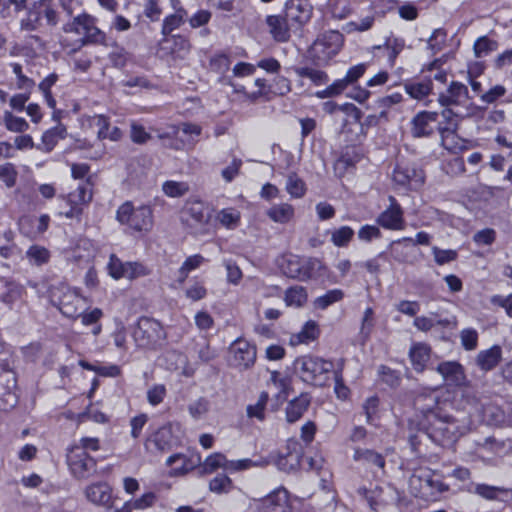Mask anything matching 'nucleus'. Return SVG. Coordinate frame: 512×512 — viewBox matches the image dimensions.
<instances>
[{
  "instance_id": "nucleus-2",
  "label": "nucleus",
  "mask_w": 512,
  "mask_h": 512,
  "mask_svg": "<svg viewBox=\"0 0 512 512\" xmlns=\"http://www.w3.org/2000/svg\"><path fill=\"white\" fill-rule=\"evenodd\" d=\"M116 221L135 236H144L152 231L154 213L149 204L135 206L131 200L123 202L116 210Z\"/></svg>"
},
{
  "instance_id": "nucleus-25",
  "label": "nucleus",
  "mask_w": 512,
  "mask_h": 512,
  "mask_svg": "<svg viewBox=\"0 0 512 512\" xmlns=\"http://www.w3.org/2000/svg\"><path fill=\"white\" fill-rule=\"evenodd\" d=\"M173 447V435L169 428L160 427L150 433L145 441L144 448L147 453L159 454L171 450Z\"/></svg>"
},
{
  "instance_id": "nucleus-5",
  "label": "nucleus",
  "mask_w": 512,
  "mask_h": 512,
  "mask_svg": "<svg viewBox=\"0 0 512 512\" xmlns=\"http://www.w3.org/2000/svg\"><path fill=\"white\" fill-rule=\"evenodd\" d=\"M50 303L56 307L66 318L76 320L80 316L86 303V298L82 296L79 288L71 287L66 283L52 285L48 290Z\"/></svg>"
},
{
  "instance_id": "nucleus-46",
  "label": "nucleus",
  "mask_w": 512,
  "mask_h": 512,
  "mask_svg": "<svg viewBox=\"0 0 512 512\" xmlns=\"http://www.w3.org/2000/svg\"><path fill=\"white\" fill-rule=\"evenodd\" d=\"M26 258L33 266H43L51 259V252L44 246L33 244L26 251Z\"/></svg>"
},
{
  "instance_id": "nucleus-54",
  "label": "nucleus",
  "mask_w": 512,
  "mask_h": 512,
  "mask_svg": "<svg viewBox=\"0 0 512 512\" xmlns=\"http://www.w3.org/2000/svg\"><path fill=\"white\" fill-rule=\"evenodd\" d=\"M378 376L380 381L389 386L390 388H397L402 381L400 371L392 369L387 365L379 366Z\"/></svg>"
},
{
  "instance_id": "nucleus-56",
  "label": "nucleus",
  "mask_w": 512,
  "mask_h": 512,
  "mask_svg": "<svg viewBox=\"0 0 512 512\" xmlns=\"http://www.w3.org/2000/svg\"><path fill=\"white\" fill-rule=\"evenodd\" d=\"M344 296L345 294L341 289H331L328 290L325 294L317 297L314 301V306L317 309L325 310L334 303L341 301Z\"/></svg>"
},
{
  "instance_id": "nucleus-14",
  "label": "nucleus",
  "mask_w": 512,
  "mask_h": 512,
  "mask_svg": "<svg viewBox=\"0 0 512 512\" xmlns=\"http://www.w3.org/2000/svg\"><path fill=\"white\" fill-rule=\"evenodd\" d=\"M392 180L395 185L405 190H418L425 182V174L414 165L397 163L393 169Z\"/></svg>"
},
{
  "instance_id": "nucleus-57",
  "label": "nucleus",
  "mask_w": 512,
  "mask_h": 512,
  "mask_svg": "<svg viewBox=\"0 0 512 512\" xmlns=\"http://www.w3.org/2000/svg\"><path fill=\"white\" fill-rule=\"evenodd\" d=\"M230 66V55L222 51L215 53L209 60L210 70L221 75L227 73Z\"/></svg>"
},
{
  "instance_id": "nucleus-3",
  "label": "nucleus",
  "mask_w": 512,
  "mask_h": 512,
  "mask_svg": "<svg viewBox=\"0 0 512 512\" xmlns=\"http://www.w3.org/2000/svg\"><path fill=\"white\" fill-rule=\"evenodd\" d=\"M411 493L418 499L426 502L440 500L443 493L450 489L445 483L444 475L430 468L419 469L409 481Z\"/></svg>"
},
{
  "instance_id": "nucleus-49",
  "label": "nucleus",
  "mask_w": 512,
  "mask_h": 512,
  "mask_svg": "<svg viewBox=\"0 0 512 512\" xmlns=\"http://www.w3.org/2000/svg\"><path fill=\"white\" fill-rule=\"evenodd\" d=\"M379 406H380V399L377 395L370 396L364 401V403L362 405V409H363V413L366 416L367 424L372 425V426L378 425L377 422L380 419Z\"/></svg>"
},
{
  "instance_id": "nucleus-42",
  "label": "nucleus",
  "mask_w": 512,
  "mask_h": 512,
  "mask_svg": "<svg viewBox=\"0 0 512 512\" xmlns=\"http://www.w3.org/2000/svg\"><path fill=\"white\" fill-rule=\"evenodd\" d=\"M270 381L278 389L277 397L282 400H287L289 395L293 392V381L291 376L282 374L275 370L270 374Z\"/></svg>"
},
{
  "instance_id": "nucleus-31",
  "label": "nucleus",
  "mask_w": 512,
  "mask_h": 512,
  "mask_svg": "<svg viewBox=\"0 0 512 512\" xmlns=\"http://www.w3.org/2000/svg\"><path fill=\"white\" fill-rule=\"evenodd\" d=\"M502 358V347L498 344H494L490 348L478 352L475 358V364L482 372H489L500 364Z\"/></svg>"
},
{
  "instance_id": "nucleus-27",
  "label": "nucleus",
  "mask_w": 512,
  "mask_h": 512,
  "mask_svg": "<svg viewBox=\"0 0 512 512\" xmlns=\"http://www.w3.org/2000/svg\"><path fill=\"white\" fill-rule=\"evenodd\" d=\"M84 494L86 499L95 505L112 506V488L107 482L99 481L89 484Z\"/></svg>"
},
{
  "instance_id": "nucleus-4",
  "label": "nucleus",
  "mask_w": 512,
  "mask_h": 512,
  "mask_svg": "<svg viewBox=\"0 0 512 512\" xmlns=\"http://www.w3.org/2000/svg\"><path fill=\"white\" fill-rule=\"evenodd\" d=\"M295 369L300 379L311 386H328L334 373V363L318 356L304 355L296 358Z\"/></svg>"
},
{
  "instance_id": "nucleus-60",
  "label": "nucleus",
  "mask_w": 512,
  "mask_h": 512,
  "mask_svg": "<svg viewBox=\"0 0 512 512\" xmlns=\"http://www.w3.org/2000/svg\"><path fill=\"white\" fill-rule=\"evenodd\" d=\"M398 6V0H372L369 10L374 17L384 18L388 13L393 12Z\"/></svg>"
},
{
  "instance_id": "nucleus-63",
  "label": "nucleus",
  "mask_w": 512,
  "mask_h": 512,
  "mask_svg": "<svg viewBox=\"0 0 512 512\" xmlns=\"http://www.w3.org/2000/svg\"><path fill=\"white\" fill-rule=\"evenodd\" d=\"M218 219L220 223L226 228H235L240 224V212L234 208H224L219 211Z\"/></svg>"
},
{
  "instance_id": "nucleus-43",
  "label": "nucleus",
  "mask_w": 512,
  "mask_h": 512,
  "mask_svg": "<svg viewBox=\"0 0 512 512\" xmlns=\"http://www.w3.org/2000/svg\"><path fill=\"white\" fill-rule=\"evenodd\" d=\"M230 460L221 452H214L208 455L201 464L202 472L205 474H212L218 469L222 468L227 472Z\"/></svg>"
},
{
  "instance_id": "nucleus-21",
  "label": "nucleus",
  "mask_w": 512,
  "mask_h": 512,
  "mask_svg": "<svg viewBox=\"0 0 512 512\" xmlns=\"http://www.w3.org/2000/svg\"><path fill=\"white\" fill-rule=\"evenodd\" d=\"M326 272L327 267L322 260L316 257L300 256L294 279L307 282L323 277Z\"/></svg>"
},
{
  "instance_id": "nucleus-10",
  "label": "nucleus",
  "mask_w": 512,
  "mask_h": 512,
  "mask_svg": "<svg viewBox=\"0 0 512 512\" xmlns=\"http://www.w3.org/2000/svg\"><path fill=\"white\" fill-rule=\"evenodd\" d=\"M414 406L420 413L419 421H427L431 415L436 416L438 412L447 409L449 404L441 395L439 388L423 387L415 395Z\"/></svg>"
},
{
  "instance_id": "nucleus-26",
  "label": "nucleus",
  "mask_w": 512,
  "mask_h": 512,
  "mask_svg": "<svg viewBox=\"0 0 512 512\" xmlns=\"http://www.w3.org/2000/svg\"><path fill=\"white\" fill-rule=\"evenodd\" d=\"M353 460L360 462L371 472H384L386 466L385 456L374 449L357 447L354 449Z\"/></svg>"
},
{
  "instance_id": "nucleus-34",
  "label": "nucleus",
  "mask_w": 512,
  "mask_h": 512,
  "mask_svg": "<svg viewBox=\"0 0 512 512\" xmlns=\"http://www.w3.org/2000/svg\"><path fill=\"white\" fill-rule=\"evenodd\" d=\"M357 494L367 502L370 510L374 512H379L388 504L384 496V488L380 485H374L370 488L360 486L357 489Z\"/></svg>"
},
{
  "instance_id": "nucleus-51",
  "label": "nucleus",
  "mask_w": 512,
  "mask_h": 512,
  "mask_svg": "<svg viewBox=\"0 0 512 512\" xmlns=\"http://www.w3.org/2000/svg\"><path fill=\"white\" fill-rule=\"evenodd\" d=\"M270 463V461L266 458H260L259 460H252L249 458L239 459V460H230L229 466L227 467L228 473H234L238 471H243L250 469L252 467H265Z\"/></svg>"
},
{
  "instance_id": "nucleus-45",
  "label": "nucleus",
  "mask_w": 512,
  "mask_h": 512,
  "mask_svg": "<svg viewBox=\"0 0 512 512\" xmlns=\"http://www.w3.org/2000/svg\"><path fill=\"white\" fill-rule=\"evenodd\" d=\"M267 216L276 223H288L294 216V208L289 203L273 205L267 210Z\"/></svg>"
},
{
  "instance_id": "nucleus-9",
  "label": "nucleus",
  "mask_w": 512,
  "mask_h": 512,
  "mask_svg": "<svg viewBox=\"0 0 512 512\" xmlns=\"http://www.w3.org/2000/svg\"><path fill=\"white\" fill-rule=\"evenodd\" d=\"M343 43L344 37L339 31H325L316 38L309 52L315 61L328 63L340 52Z\"/></svg>"
},
{
  "instance_id": "nucleus-28",
  "label": "nucleus",
  "mask_w": 512,
  "mask_h": 512,
  "mask_svg": "<svg viewBox=\"0 0 512 512\" xmlns=\"http://www.w3.org/2000/svg\"><path fill=\"white\" fill-rule=\"evenodd\" d=\"M468 88L465 84L452 81L446 91L440 92L438 102L443 107L459 106L468 98Z\"/></svg>"
},
{
  "instance_id": "nucleus-13",
  "label": "nucleus",
  "mask_w": 512,
  "mask_h": 512,
  "mask_svg": "<svg viewBox=\"0 0 512 512\" xmlns=\"http://www.w3.org/2000/svg\"><path fill=\"white\" fill-rule=\"evenodd\" d=\"M388 201L389 205L376 217V224L385 230H404L406 227V220L402 205L392 195L388 197Z\"/></svg>"
},
{
  "instance_id": "nucleus-20",
  "label": "nucleus",
  "mask_w": 512,
  "mask_h": 512,
  "mask_svg": "<svg viewBox=\"0 0 512 512\" xmlns=\"http://www.w3.org/2000/svg\"><path fill=\"white\" fill-rule=\"evenodd\" d=\"M283 12L291 26L302 27L311 19L313 8L308 0H287Z\"/></svg>"
},
{
  "instance_id": "nucleus-11",
  "label": "nucleus",
  "mask_w": 512,
  "mask_h": 512,
  "mask_svg": "<svg viewBox=\"0 0 512 512\" xmlns=\"http://www.w3.org/2000/svg\"><path fill=\"white\" fill-rule=\"evenodd\" d=\"M363 146L359 143H352L343 146L338 157L333 163L335 176L343 178L347 173L356 170L357 164L364 158Z\"/></svg>"
},
{
  "instance_id": "nucleus-19",
  "label": "nucleus",
  "mask_w": 512,
  "mask_h": 512,
  "mask_svg": "<svg viewBox=\"0 0 512 512\" xmlns=\"http://www.w3.org/2000/svg\"><path fill=\"white\" fill-rule=\"evenodd\" d=\"M256 512H290L289 493L278 487L255 503Z\"/></svg>"
},
{
  "instance_id": "nucleus-59",
  "label": "nucleus",
  "mask_w": 512,
  "mask_h": 512,
  "mask_svg": "<svg viewBox=\"0 0 512 512\" xmlns=\"http://www.w3.org/2000/svg\"><path fill=\"white\" fill-rule=\"evenodd\" d=\"M354 230L350 226H341L331 233V242L336 247H347L354 237Z\"/></svg>"
},
{
  "instance_id": "nucleus-23",
  "label": "nucleus",
  "mask_w": 512,
  "mask_h": 512,
  "mask_svg": "<svg viewBox=\"0 0 512 512\" xmlns=\"http://www.w3.org/2000/svg\"><path fill=\"white\" fill-rule=\"evenodd\" d=\"M162 50L173 60L185 59L191 51L192 44L187 35L172 34L161 39Z\"/></svg>"
},
{
  "instance_id": "nucleus-12",
  "label": "nucleus",
  "mask_w": 512,
  "mask_h": 512,
  "mask_svg": "<svg viewBox=\"0 0 512 512\" xmlns=\"http://www.w3.org/2000/svg\"><path fill=\"white\" fill-rule=\"evenodd\" d=\"M231 365L239 370H247L254 366L257 358V349L255 344L238 337L230 347Z\"/></svg>"
},
{
  "instance_id": "nucleus-16",
  "label": "nucleus",
  "mask_w": 512,
  "mask_h": 512,
  "mask_svg": "<svg viewBox=\"0 0 512 512\" xmlns=\"http://www.w3.org/2000/svg\"><path fill=\"white\" fill-rule=\"evenodd\" d=\"M67 464L75 478L85 479L95 472L97 461L89 453L70 447L67 453Z\"/></svg>"
},
{
  "instance_id": "nucleus-52",
  "label": "nucleus",
  "mask_w": 512,
  "mask_h": 512,
  "mask_svg": "<svg viewBox=\"0 0 512 512\" xmlns=\"http://www.w3.org/2000/svg\"><path fill=\"white\" fill-rule=\"evenodd\" d=\"M233 488V481L224 473H218L209 481V490L215 494H227Z\"/></svg>"
},
{
  "instance_id": "nucleus-18",
  "label": "nucleus",
  "mask_w": 512,
  "mask_h": 512,
  "mask_svg": "<svg viewBox=\"0 0 512 512\" xmlns=\"http://www.w3.org/2000/svg\"><path fill=\"white\" fill-rule=\"evenodd\" d=\"M19 401L17 376L12 370L0 373V410L9 411Z\"/></svg>"
},
{
  "instance_id": "nucleus-48",
  "label": "nucleus",
  "mask_w": 512,
  "mask_h": 512,
  "mask_svg": "<svg viewBox=\"0 0 512 512\" xmlns=\"http://www.w3.org/2000/svg\"><path fill=\"white\" fill-rule=\"evenodd\" d=\"M93 25H95L94 18L89 14L82 13L74 17L71 22L66 23L63 27V30L67 33L76 34H80L82 30L85 34L89 29H91Z\"/></svg>"
},
{
  "instance_id": "nucleus-1",
  "label": "nucleus",
  "mask_w": 512,
  "mask_h": 512,
  "mask_svg": "<svg viewBox=\"0 0 512 512\" xmlns=\"http://www.w3.org/2000/svg\"><path fill=\"white\" fill-rule=\"evenodd\" d=\"M471 421L459 419L447 411L431 415L427 421H419L421 430L438 446L452 448L457 441L470 431Z\"/></svg>"
},
{
  "instance_id": "nucleus-33",
  "label": "nucleus",
  "mask_w": 512,
  "mask_h": 512,
  "mask_svg": "<svg viewBox=\"0 0 512 512\" xmlns=\"http://www.w3.org/2000/svg\"><path fill=\"white\" fill-rule=\"evenodd\" d=\"M198 462H195L191 457L183 453L172 454L166 460V465L170 467L169 476L179 477L187 475L197 467Z\"/></svg>"
},
{
  "instance_id": "nucleus-24",
  "label": "nucleus",
  "mask_w": 512,
  "mask_h": 512,
  "mask_svg": "<svg viewBox=\"0 0 512 512\" xmlns=\"http://www.w3.org/2000/svg\"><path fill=\"white\" fill-rule=\"evenodd\" d=\"M50 222L51 218L48 214H42L38 218L22 216L18 221L19 232L30 240H35L48 230Z\"/></svg>"
},
{
  "instance_id": "nucleus-55",
  "label": "nucleus",
  "mask_w": 512,
  "mask_h": 512,
  "mask_svg": "<svg viewBox=\"0 0 512 512\" xmlns=\"http://www.w3.org/2000/svg\"><path fill=\"white\" fill-rule=\"evenodd\" d=\"M269 401V394L262 391L259 395L257 402L253 405H248L246 412L249 418H256L259 421L265 420V410Z\"/></svg>"
},
{
  "instance_id": "nucleus-47",
  "label": "nucleus",
  "mask_w": 512,
  "mask_h": 512,
  "mask_svg": "<svg viewBox=\"0 0 512 512\" xmlns=\"http://www.w3.org/2000/svg\"><path fill=\"white\" fill-rule=\"evenodd\" d=\"M300 255L291 252L283 253L276 259L280 271L288 278L294 279Z\"/></svg>"
},
{
  "instance_id": "nucleus-8",
  "label": "nucleus",
  "mask_w": 512,
  "mask_h": 512,
  "mask_svg": "<svg viewBox=\"0 0 512 512\" xmlns=\"http://www.w3.org/2000/svg\"><path fill=\"white\" fill-rule=\"evenodd\" d=\"M442 116L445 119V123H441L440 128L442 147L453 154H459L470 149L471 141L460 137L457 133L458 123L454 111L445 107Z\"/></svg>"
},
{
  "instance_id": "nucleus-7",
  "label": "nucleus",
  "mask_w": 512,
  "mask_h": 512,
  "mask_svg": "<svg viewBox=\"0 0 512 512\" xmlns=\"http://www.w3.org/2000/svg\"><path fill=\"white\" fill-rule=\"evenodd\" d=\"M132 336L138 347L156 350L166 339V332L160 321L141 316L133 328Z\"/></svg>"
},
{
  "instance_id": "nucleus-39",
  "label": "nucleus",
  "mask_w": 512,
  "mask_h": 512,
  "mask_svg": "<svg viewBox=\"0 0 512 512\" xmlns=\"http://www.w3.org/2000/svg\"><path fill=\"white\" fill-rule=\"evenodd\" d=\"M67 136V129L63 124H58L46 130L41 137L42 150L50 153L54 150L60 140L65 139Z\"/></svg>"
},
{
  "instance_id": "nucleus-32",
  "label": "nucleus",
  "mask_w": 512,
  "mask_h": 512,
  "mask_svg": "<svg viewBox=\"0 0 512 512\" xmlns=\"http://www.w3.org/2000/svg\"><path fill=\"white\" fill-rule=\"evenodd\" d=\"M471 492L488 501L507 502L512 499L511 488L493 486L486 483L475 484Z\"/></svg>"
},
{
  "instance_id": "nucleus-15",
  "label": "nucleus",
  "mask_w": 512,
  "mask_h": 512,
  "mask_svg": "<svg viewBox=\"0 0 512 512\" xmlns=\"http://www.w3.org/2000/svg\"><path fill=\"white\" fill-rule=\"evenodd\" d=\"M441 122L435 111H419L410 122L411 134L415 138L431 137L436 131L440 134Z\"/></svg>"
},
{
  "instance_id": "nucleus-22",
  "label": "nucleus",
  "mask_w": 512,
  "mask_h": 512,
  "mask_svg": "<svg viewBox=\"0 0 512 512\" xmlns=\"http://www.w3.org/2000/svg\"><path fill=\"white\" fill-rule=\"evenodd\" d=\"M436 371L442 376L444 383L449 387L460 388L467 384L465 369L457 361L440 362Z\"/></svg>"
},
{
  "instance_id": "nucleus-61",
  "label": "nucleus",
  "mask_w": 512,
  "mask_h": 512,
  "mask_svg": "<svg viewBox=\"0 0 512 512\" xmlns=\"http://www.w3.org/2000/svg\"><path fill=\"white\" fill-rule=\"evenodd\" d=\"M320 336V329L318 324L313 321H307L300 332L297 334L298 342L308 344L317 340Z\"/></svg>"
},
{
  "instance_id": "nucleus-38",
  "label": "nucleus",
  "mask_w": 512,
  "mask_h": 512,
  "mask_svg": "<svg viewBox=\"0 0 512 512\" xmlns=\"http://www.w3.org/2000/svg\"><path fill=\"white\" fill-rule=\"evenodd\" d=\"M283 301L287 307L303 308L308 302V291L301 285L289 286L284 292Z\"/></svg>"
},
{
  "instance_id": "nucleus-58",
  "label": "nucleus",
  "mask_w": 512,
  "mask_h": 512,
  "mask_svg": "<svg viewBox=\"0 0 512 512\" xmlns=\"http://www.w3.org/2000/svg\"><path fill=\"white\" fill-rule=\"evenodd\" d=\"M156 493L149 491L143 493L140 497L125 501L128 504L131 511L133 510H145L151 508L157 502Z\"/></svg>"
},
{
  "instance_id": "nucleus-50",
  "label": "nucleus",
  "mask_w": 512,
  "mask_h": 512,
  "mask_svg": "<svg viewBox=\"0 0 512 512\" xmlns=\"http://www.w3.org/2000/svg\"><path fill=\"white\" fill-rule=\"evenodd\" d=\"M349 83L346 78L334 80L331 84L327 85L325 89L317 91L315 96L319 99L333 98L341 95L348 87Z\"/></svg>"
},
{
  "instance_id": "nucleus-41",
  "label": "nucleus",
  "mask_w": 512,
  "mask_h": 512,
  "mask_svg": "<svg viewBox=\"0 0 512 512\" xmlns=\"http://www.w3.org/2000/svg\"><path fill=\"white\" fill-rule=\"evenodd\" d=\"M442 66L443 63L440 59H434L423 66L421 73L424 76H431L432 84L433 81H436L440 86H444L448 81V73Z\"/></svg>"
},
{
  "instance_id": "nucleus-35",
  "label": "nucleus",
  "mask_w": 512,
  "mask_h": 512,
  "mask_svg": "<svg viewBox=\"0 0 512 512\" xmlns=\"http://www.w3.org/2000/svg\"><path fill=\"white\" fill-rule=\"evenodd\" d=\"M403 87L411 99L422 101L433 93L434 84L431 83V76L423 75L421 81L406 80Z\"/></svg>"
},
{
  "instance_id": "nucleus-36",
  "label": "nucleus",
  "mask_w": 512,
  "mask_h": 512,
  "mask_svg": "<svg viewBox=\"0 0 512 512\" xmlns=\"http://www.w3.org/2000/svg\"><path fill=\"white\" fill-rule=\"evenodd\" d=\"M310 402L311 398L307 393H302L289 401L285 409L286 420L289 423H294L301 419L310 406Z\"/></svg>"
},
{
  "instance_id": "nucleus-6",
  "label": "nucleus",
  "mask_w": 512,
  "mask_h": 512,
  "mask_svg": "<svg viewBox=\"0 0 512 512\" xmlns=\"http://www.w3.org/2000/svg\"><path fill=\"white\" fill-rule=\"evenodd\" d=\"M92 186V180L87 178L74 191L59 195L58 199L63 201L68 209L60 211L58 216L81 222L85 208L93 199Z\"/></svg>"
},
{
  "instance_id": "nucleus-40",
  "label": "nucleus",
  "mask_w": 512,
  "mask_h": 512,
  "mask_svg": "<svg viewBox=\"0 0 512 512\" xmlns=\"http://www.w3.org/2000/svg\"><path fill=\"white\" fill-rule=\"evenodd\" d=\"M106 34L100 30L98 27L93 25L91 29H89L82 38L77 39L69 51V53H75L79 51L84 45L87 44H106Z\"/></svg>"
},
{
  "instance_id": "nucleus-64",
  "label": "nucleus",
  "mask_w": 512,
  "mask_h": 512,
  "mask_svg": "<svg viewBox=\"0 0 512 512\" xmlns=\"http://www.w3.org/2000/svg\"><path fill=\"white\" fill-rule=\"evenodd\" d=\"M287 192L294 198H301L306 193V184L295 173L288 176L286 183Z\"/></svg>"
},
{
  "instance_id": "nucleus-53",
  "label": "nucleus",
  "mask_w": 512,
  "mask_h": 512,
  "mask_svg": "<svg viewBox=\"0 0 512 512\" xmlns=\"http://www.w3.org/2000/svg\"><path fill=\"white\" fill-rule=\"evenodd\" d=\"M190 190L189 184L184 181L167 180L162 184L163 193L170 198H179Z\"/></svg>"
},
{
  "instance_id": "nucleus-29",
  "label": "nucleus",
  "mask_w": 512,
  "mask_h": 512,
  "mask_svg": "<svg viewBox=\"0 0 512 512\" xmlns=\"http://www.w3.org/2000/svg\"><path fill=\"white\" fill-rule=\"evenodd\" d=\"M432 355L431 346L425 342H415L409 349V360L416 373H423L430 362Z\"/></svg>"
},
{
  "instance_id": "nucleus-30",
  "label": "nucleus",
  "mask_w": 512,
  "mask_h": 512,
  "mask_svg": "<svg viewBox=\"0 0 512 512\" xmlns=\"http://www.w3.org/2000/svg\"><path fill=\"white\" fill-rule=\"evenodd\" d=\"M265 23L269 34L275 42L285 43L289 41L291 25L284 15H268L266 16Z\"/></svg>"
},
{
  "instance_id": "nucleus-17",
  "label": "nucleus",
  "mask_w": 512,
  "mask_h": 512,
  "mask_svg": "<svg viewBox=\"0 0 512 512\" xmlns=\"http://www.w3.org/2000/svg\"><path fill=\"white\" fill-rule=\"evenodd\" d=\"M405 47V39L391 33L389 36L385 37L383 44L372 46L371 53L374 59L386 57V65L388 68L392 69L395 67L397 58L403 52Z\"/></svg>"
},
{
  "instance_id": "nucleus-37",
  "label": "nucleus",
  "mask_w": 512,
  "mask_h": 512,
  "mask_svg": "<svg viewBox=\"0 0 512 512\" xmlns=\"http://www.w3.org/2000/svg\"><path fill=\"white\" fill-rule=\"evenodd\" d=\"M292 70L299 78L310 80L316 87L327 85L330 80L326 71L311 66H293Z\"/></svg>"
},
{
  "instance_id": "nucleus-44",
  "label": "nucleus",
  "mask_w": 512,
  "mask_h": 512,
  "mask_svg": "<svg viewBox=\"0 0 512 512\" xmlns=\"http://www.w3.org/2000/svg\"><path fill=\"white\" fill-rule=\"evenodd\" d=\"M254 84L258 88L257 91L248 92L243 85L239 88H235V91L243 94L250 102H256L261 97L267 98L271 94V85L265 78H256Z\"/></svg>"
},
{
  "instance_id": "nucleus-62",
  "label": "nucleus",
  "mask_w": 512,
  "mask_h": 512,
  "mask_svg": "<svg viewBox=\"0 0 512 512\" xmlns=\"http://www.w3.org/2000/svg\"><path fill=\"white\" fill-rule=\"evenodd\" d=\"M507 89L504 85L497 84L492 86L489 90L482 93L480 95L481 102L485 103L486 105L494 104L501 100V103H503V100H505Z\"/></svg>"
}]
</instances>
